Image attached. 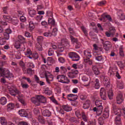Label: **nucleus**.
<instances>
[{
	"instance_id": "nucleus-14",
	"label": "nucleus",
	"mask_w": 125,
	"mask_h": 125,
	"mask_svg": "<svg viewBox=\"0 0 125 125\" xmlns=\"http://www.w3.org/2000/svg\"><path fill=\"white\" fill-rule=\"evenodd\" d=\"M42 115L44 117H50L51 116V112L49 110L46 109L42 111Z\"/></svg>"
},
{
	"instance_id": "nucleus-17",
	"label": "nucleus",
	"mask_w": 125,
	"mask_h": 125,
	"mask_svg": "<svg viewBox=\"0 0 125 125\" xmlns=\"http://www.w3.org/2000/svg\"><path fill=\"white\" fill-rule=\"evenodd\" d=\"M92 70L96 76H98L100 74V72L99 71V70L98 69V68L96 67L95 65H93L92 66Z\"/></svg>"
},
{
	"instance_id": "nucleus-28",
	"label": "nucleus",
	"mask_w": 125,
	"mask_h": 125,
	"mask_svg": "<svg viewBox=\"0 0 125 125\" xmlns=\"http://www.w3.org/2000/svg\"><path fill=\"white\" fill-rule=\"evenodd\" d=\"M70 38L71 41V42L72 43H77L79 42V40H78V39L75 38L73 36L70 35Z\"/></svg>"
},
{
	"instance_id": "nucleus-21",
	"label": "nucleus",
	"mask_w": 125,
	"mask_h": 125,
	"mask_svg": "<svg viewBox=\"0 0 125 125\" xmlns=\"http://www.w3.org/2000/svg\"><path fill=\"white\" fill-rule=\"evenodd\" d=\"M15 105L14 104L11 103L7 104V107L8 111H11V110H13L14 109Z\"/></svg>"
},
{
	"instance_id": "nucleus-33",
	"label": "nucleus",
	"mask_w": 125,
	"mask_h": 125,
	"mask_svg": "<svg viewBox=\"0 0 125 125\" xmlns=\"http://www.w3.org/2000/svg\"><path fill=\"white\" fill-rule=\"evenodd\" d=\"M0 103L1 105H5L6 104V98L5 97H2L0 99Z\"/></svg>"
},
{
	"instance_id": "nucleus-35",
	"label": "nucleus",
	"mask_w": 125,
	"mask_h": 125,
	"mask_svg": "<svg viewBox=\"0 0 125 125\" xmlns=\"http://www.w3.org/2000/svg\"><path fill=\"white\" fill-rule=\"evenodd\" d=\"M109 33H110L111 36H114L116 33V29L115 27H110L109 30Z\"/></svg>"
},
{
	"instance_id": "nucleus-49",
	"label": "nucleus",
	"mask_w": 125,
	"mask_h": 125,
	"mask_svg": "<svg viewBox=\"0 0 125 125\" xmlns=\"http://www.w3.org/2000/svg\"><path fill=\"white\" fill-rule=\"evenodd\" d=\"M106 4V1H101L98 3V5L99 6H102L103 5H105Z\"/></svg>"
},
{
	"instance_id": "nucleus-61",
	"label": "nucleus",
	"mask_w": 125,
	"mask_h": 125,
	"mask_svg": "<svg viewBox=\"0 0 125 125\" xmlns=\"http://www.w3.org/2000/svg\"><path fill=\"white\" fill-rule=\"evenodd\" d=\"M3 35H4V39H5V40H9V34L4 32Z\"/></svg>"
},
{
	"instance_id": "nucleus-15",
	"label": "nucleus",
	"mask_w": 125,
	"mask_h": 125,
	"mask_svg": "<svg viewBox=\"0 0 125 125\" xmlns=\"http://www.w3.org/2000/svg\"><path fill=\"white\" fill-rule=\"evenodd\" d=\"M115 124L117 125H120L121 124V114H118L115 119Z\"/></svg>"
},
{
	"instance_id": "nucleus-43",
	"label": "nucleus",
	"mask_w": 125,
	"mask_h": 125,
	"mask_svg": "<svg viewBox=\"0 0 125 125\" xmlns=\"http://www.w3.org/2000/svg\"><path fill=\"white\" fill-rule=\"evenodd\" d=\"M103 117L104 119H107L109 117V111H104Z\"/></svg>"
},
{
	"instance_id": "nucleus-38",
	"label": "nucleus",
	"mask_w": 125,
	"mask_h": 125,
	"mask_svg": "<svg viewBox=\"0 0 125 125\" xmlns=\"http://www.w3.org/2000/svg\"><path fill=\"white\" fill-rule=\"evenodd\" d=\"M48 24H51V25H55V21L52 18H49L48 20Z\"/></svg>"
},
{
	"instance_id": "nucleus-54",
	"label": "nucleus",
	"mask_w": 125,
	"mask_h": 125,
	"mask_svg": "<svg viewBox=\"0 0 125 125\" xmlns=\"http://www.w3.org/2000/svg\"><path fill=\"white\" fill-rule=\"evenodd\" d=\"M50 98L53 103L57 104H58V103H57V101L54 98V97L52 96L50 97Z\"/></svg>"
},
{
	"instance_id": "nucleus-22",
	"label": "nucleus",
	"mask_w": 125,
	"mask_h": 125,
	"mask_svg": "<svg viewBox=\"0 0 125 125\" xmlns=\"http://www.w3.org/2000/svg\"><path fill=\"white\" fill-rule=\"evenodd\" d=\"M84 55H85L87 59L86 60H89L90 57H91V53L89 51L84 50L83 52Z\"/></svg>"
},
{
	"instance_id": "nucleus-62",
	"label": "nucleus",
	"mask_w": 125,
	"mask_h": 125,
	"mask_svg": "<svg viewBox=\"0 0 125 125\" xmlns=\"http://www.w3.org/2000/svg\"><path fill=\"white\" fill-rule=\"evenodd\" d=\"M20 19L21 22H25L26 21V18L23 16H21Z\"/></svg>"
},
{
	"instance_id": "nucleus-27",
	"label": "nucleus",
	"mask_w": 125,
	"mask_h": 125,
	"mask_svg": "<svg viewBox=\"0 0 125 125\" xmlns=\"http://www.w3.org/2000/svg\"><path fill=\"white\" fill-rule=\"evenodd\" d=\"M107 95L109 99H113V97H114V93H113V90H109L107 92Z\"/></svg>"
},
{
	"instance_id": "nucleus-32",
	"label": "nucleus",
	"mask_w": 125,
	"mask_h": 125,
	"mask_svg": "<svg viewBox=\"0 0 125 125\" xmlns=\"http://www.w3.org/2000/svg\"><path fill=\"white\" fill-rule=\"evenodd\" d=\"M39 117L38 118V121L39 123H41V124H42V125H44V119H43V117L42 116H41V115H38Z\"/></svg>"
},
{
	"instance_id": "nucleus-1",
	"label": "nucleus",
	"mask_w": 125,
	"mask_h": 125,
	"mask_svg": "<svg viewBox=\"0 0 125 125\" xmlns=\"http://www.w3.org/2000/svg\"><path fill=\"white\" fill-rule=\"evenodd\" d=\"M0 77L4 78L0 79L1 82L3 83H5L6 81L4 78H5L7 80H10L11 78H13V74L10 73L8 70L0 68Z\"/></svg>"
},
{
	"instance_id": "nucleus-16",
	"label": "nucleus",
	"mask_w": 125,
	"mask_h": 125,
	"mask_svg": "<svg viewBox=\"0 0 125 125\" xmlns=\"http://www.w3.org/2000/svg\"><path fill=\"white\" fill-rule=\"evenodd\" d=\"M32 54H33V53L32 52V50H31L29 48H28L26 50V51L25 52H24L25 55L27 56V57H28L30 59H33V57H32L31 56V55H32Z\"/></svg>"
},
{
	"instance_id": "nucleus-23",
	"label": "nucleus",
	"mask_w": 125,
	"mask_h": 125,
	"mask_svg": "<svg viewBox=\"0 0 125 125\" xmlns=\"http://www.w3.org/2000/svg\"><path fill=\"white\" fill-rule=\"evenodd\" d=\"M62 109H63L64 111H66V112H70V111H72V107L68 105H62Z\"/></svg>"
},
{
	"instance_id": "nucleus-9",
	"label": "nucleus",
	"mask_w": 125,
	"mask_h": 125,
	"mask_svg": "<svg viewBox=\"0 0 125 125\" xmlns=\"http://www.w3.org/2000/svg\"><path fill=\"white\" fill-rule=\"evenodd\" d=\"M67 99L69 101H76L78 99V95H74L73 94H70L67 95Z\"/></svg>"
},
{
	"instance_id": "nucleus-63",
	"label": "nucleus",
	"mask_w": 125,
	"mask_h": 125,
	"mask_svg": "<svg viewBox=\"0 0 125 125\" xmlns=\"http://www.w3.org/2000/svg\"><path fill=\"white\" fill-rule=\"evenodd\" d=\"M10 94H11L12 96H16V94H15V90L13 89L10 91Z\"/></svg>"
},
{
	"instance_id": "nucleus-30",
	"label": "nucleus",
	"mask_w": 125,
	"mask_h": 125,
	"mask_svg": "<svg viewBox=\"0 0 125 125\" xmlns=\"http://www.w3.org/2000/svg\"><path fill=\"white\" fill-rule=\"evenodd\" d=\"M20 66L22 68V71L26 73V67H25V63L22 61L20 62Z\"/></svg>"
},
{
	"instance_id": "nucleus-7",
	"label": "nucleus",
	"mask_w": 125,
	"mask_h": 125,
	"mask_svg": "<svg viewBox=\"0 0 125 125\" xmlns=\"http://www.w3.org/2000/svg\"><path fill=\"white\" fill-rule=\"evenodd\" d=\"M59 53H57L58 56H61L62 55L61 52H63L65 50V46L62 43H59L58 44Z\"/></svg>"
},
{
	"instance_id": "nucleus-8",
	"label": "nucleus",
	"mask_w": 125,
	"mask_h": 125,
	"mask_svg": "<svg viewBox=\"0 0 125 125\" xmlns=\"http://www.w3.org/2000/svg\"><path fill=\"white\" fill-rule=\"evenodd\" d=\"M100 96L103 100H106L107 98V95L106 94V90L104 88H101L100 90Z\"/></svg>"
},
{
	"instance_id": "nucleus-64",
	"label": "nucleus",
	"mask_w": 125,
	"mask_h": 125,
	"mask_svg": "<svg viewBox=\"0 0 125 125\" xmlns=\"http://www.w3.org/2000/svg\"><path fill=\"white\" fill-rule=\"evenodd\" d=\"M18 125H28V123L25 122H20L19 123Z\"/></svg>"
},
{
	"instance_id": "nucleus-46",
	"label": "nucleus",
	"mask_w": 125,
	"mask_h": 125,
	"mask_svg": "<svg viewBox=\"0 0 125 125\" xmlns=\"http://www.w3.org/2000/svg\"><path fill=\"white\" fill-rule=\"evenodd\" d=\"M31 57L32 58H34V60L38 59V58H39V54H38V53H33L32 54Z\"/></svg>"
},
{
	"instance_id": "nucleus-45",
	"label": "nucleus",
	"mask_w": 125,
	"mask_h": 125,
	"mask_svg": "<svg viewBox=\"0 0 125 125\" xmlns=\"http://www.w3.org/2000/svg\"><path fill=\"white\" fill-rule=\"evenodd\" d=\"M95 104L96 107H99L100 106H102V103L99 100H96L95 102Z\"/></svg>"
},
{
	"instance_id": "nucleus-2",
	"label": "nucleus",
	"mask_w": 125,
	"mask_h": 125,
	"mask_svg": "<svg viewBox=\"0 0 125 125\" xmlns=\"http://www.w3.org/2000/svg\"><path fill=\"white\" fill-rule=\"evenodd\" d=\"M31 102L34 103L36 106H40L41 103H46V98L43 96L38 95L36 98H31Z\"/></svg>"
},
{
	"instance_id": "nucleus-29",
	"label": "nucleus",
	"mask_w": 125,
	"mask_h": 125,
	"mask_svg": "<svg viewBox=\"0 0 125 125\" xmlns=\"http://www.w3.org/2000/svg\"><path fill=\"white\" fill-rule=\"evenodd\" d=\"M0 122L2 125H7V121H6V120L5 119V118L4 117H0Z\"/></svg>"
},
{
	"instance_id": "nucleus-56",
	"label": "nucleus",
	"mask_w": 125,
	"mask_h": 125,
	"mask_svg": "<svg viewBox=\"0 0 125 125\" xmlns=\"http://www.w3.org/2000/svg\"><path fill=\"white\" fill-rule=\"evenodd\" d=\"M48 54L49 56H52L54 54V51L52 49H49L48 51Z\"/></svg>"
},
{
	"instance_id": "nucleus-59",
	"label": "nucleus",
	"mask_w": 125,
	"mask_h": 125,
	"mask_svg": "<svg viewBox=\"0 0 125 125\" xmlns=\"http://www.w3.org/2000/svg\"><path fill=\"white\" fill-rule=\"evenodd\" d=\"M61 72H62L63 73H66L67 72V68L64 66H61Z\"/></svg>"
},
{
	"instance_id": "nucleus-34",
	"label": "nucleus",
	"mask_w": 125,
	"mask_h": 125,
	"mask_svg": "<svg viewBox=\"0 0 125 125\" xmlns=\"http://www.w3.org/2000/svg\"><path fill=\"white\" fill-rule=\"evenodd\" d=\"M95 88H96V89H98V88L100 87V85L99 84V80H98V79H96L95 80Z\"/></svg>"
},
{
	"instance_id": "nucleus-60",
	"label": "nucleus",
	"mask_w": 125,
	"mask_h": 125,
	"mask_svg": "<svg viewBox=\"0 0 125 125\" xmlns=\"http://www.w3.org/2000/svg\"><path fill=\"white\" fill-rule=\"evenodd\" d=\"M59 61L60 63H64L65 62V59L61 57L59 58Z\"/></svg>"
},
{
	"instance_id": "nucleus-19",
	"label": "nucleus",
	"mask_w": 125,
	"mask_h": 125,
	"mask_svg": "<svg viewBox=\"0 0 125 125\" xmlns=\"http://www.w3.org/2000/svg\"><path fill=\"white\" fill-rule=\"evenodd\" d=\"M118 17L120 20H125V14L123 13L122 11H119L117 13Z\"/></svg>"
},
{
	"instance_id": "nucleus-11",
	"label": "nucleus",
	"mask_w": 125,
	"mask_h": 125,
	"mask_svg": "<svg viewBox=\"0 0 125 125\" xmlns=\"http://www.w3.org/2000/svg\"><path fill=\"white\" fill-rule=\"evenodd\" d=\"M112 109L113 111V113L115 115H121L120 113H121V109H120L116 104H112Z\"/></svg>"
},
{
	"instance_id": "nucleus-4",
	"label": "nucleus",
	"mask_w": 125,
	"mask_h": 125,
	"mask_svg": "<svg viewBox=\"0 0 125 125\" xmlns=\"http://www.w3.org/2000/svg\"><path fill=\"white\" fill-rule=\"evenodd\" d=\"M68 55L69 57L72 59V61H79V60H80V59L81 58L78 53L74 52H70L68 54Z\"/></svg>"
},
{
	"instance_id": "nucleus-58",
	"label": "nucleus",
	"mask_w": 125,
	"mask_h": 125,
	"mask_svg": "<svg viewBox=\"0 0 125 125\" xmlns=\"http://www.w3.org/2000/svg\"><path fill=\"white\" fill-rule=\"evenodd\" d=\"M34 113L35 115H39L40 116V110L38 108H34Z\"/></svg>"
},
{
	"instance_id": "nucleus-25",
	"label": "nucleus",
	"mask_w": 125,
	"mask_h": 125,
	"mask_svg": "<svg viewBox=\"0 0 125 125\" xmlns=\"http://www.w3.org/2000/svg\"><path fill=\"white\" fill-rule=\"evenodd\" d=\"M28 13L30 17H34L35 15H37V12L35 10H29Z\"/></svg>"
},
{
	"instance_id": "nucleus-39",
	"label": "nucleus",
	"mask_w": 125,
	"mask_h": 125,
	"mask_svg": "<svg viewBox=\"0 0 125 125\" xmlns=\"http://www.w3.org/2000/svg\"><path fill=\"white\" fill-rule=\"evenodd\" d=\"M104 120H105V119H104L102 117L99 118L98 119L99 124L101 125H103L104 124Z\"/></svg>"
},
{
	"instance_id": "nucleus-6",
	"label": "nucleus",
	"mask_w": 125,
	"mask_h": 125,
	"mask_svg": "<svg viewBox=\"0 0 125 125\" xmlns=\"http://www.w3.org/2000/svg\"><path fill=\"white\" fill-rule=\"evenodd\" d=\"M102 79L103 80V83L106 88L110 87V78L108 77L102 76Z\"/></svg>"
},
{
	"instance_id": "nucleus-18",
	"label": "nucleus",
	"mask_w": 125,
	"mask_h": 125,
	"mask_svg": "<svg viewBox=\"0 0 125 125\" xmlns=\"http://www.w3.org/2000/svg\"><path fill=\"white\" fill-rule=\"evenodd\" d=\"M90 107V101L87 100L85 103L83 104V109H88Z\"/></svg>"
},
{
	"instance_id": "nucleus-44",
	"label": "nucleus",
	"mask_w": 125,
	"mask_h": 125,
	"mask_svg": "<svg viewBox=\"0 0 125 125\" xmlns=\"http://www.w3.org/2000/svg\"><path fill=\"white\" fill-rule=\"evenodd\" d=\"M57 31H58V29H57V28H54L53 29V31H52V33H51L52 36H54V37H55V36L57 35Z\"/></svg>"
},
{
	"instance_id": "nucleus-13",
	"label": "nucleus",
	"mask_w": 125,
	"mask_h": 125,
	"mask_svg": "<svg viewBox=\"0 0 125 125\" xmlns=\"http://www.w3.org/2000/svg\"><path fill=\"white\" fill-rule=\"evenodd\" d=\"M19 114L21 117H24L25 118H26V117H28V113L24 109L19 110Z\"/></svg>"
},
{
	"instance_id": "nucleus-10",
	"label": "nucleus",
	"mask_w": 125,
	"mask_h": 125,
	"mask_svg": "<svg viewBox=\"0 0 125 125\" xmlns=\"http://www.w3.org/2000/svg\"><path fill=\"white\" fill-rule=\"evenodd\" d=\"M124 101V97L123 94H119L116 97V102L117 104H121Z\"/></svg>"
},
{
	"instance_id": "nucleus-12",
	"label": "nucleus",
	"mask_w": 125,
	"mask_h": 125,
	"mask_svg": "<svg viewBox=\"0 0 125 125\" xmlns=\"http://www.w3.org/2000/svg\"><path fill=\"white\" fill-rule=\"evenodd\" d=\"M112 46V45H111V42H105L104 43L103 45V47L105 50L106 51H108L110 49V47Z\"/></svg>"
},
{
	"instance_id": "nucleus-57",
	"label": "nucleus",
	"mask_w": 125,
	"mask_h": 125,
	"mask_svg": "<svg viewBox=\"0 0 125 125\" xmlns=\"http://www.w3.org/2000/svg\"><path fill=\"white\" fill-rule=\"evenodd\" d=\"M43 41V37L42 36H38L37 38V41L39 42H42Z\"/></svg>"
},
{
	"instance_id": "nucleus-52",
	"label": "nucleus",
	"mask_w": 125,
	"mask_h": 125,
	"mask_svg": "<svg viewBox=\"0 0 125 125\" xmlns=\"http://www.w3.org/2000/svg\"><path fill=\"white\" fill-rule=\"evenodd\" d=\"M68 76L69 78H70V79H74V78H76V76L72 73V72H69Z\"/></svg>"
},
{
	"instance_id": "nucleus-55",
	"label": "nucleus",
	"mask_w": 125,
	"mask_h": 125,
	"mask_svg": "<svg viewBox=\"0 0 125 125\" xmlns=\"http://www.w3.org/2000/svg\"><path fill=\"white\" fill-rule=\"evenodd\" d=\"M68 31L70 32V35H75V32H74V29L72 27H69L68 28Z\"/></svg>"
},
{
	"instance_id": "nucleus-3",
	"label": "nucleus",
	"mask_w": 125,
	"mask_h": 125,
	"mask_svg": "<svg viewBox=\"0 0 125 125\" xmlns=\"http://www.w3.org/2000/svg\"><path fill=\"white\" fill-rule=\"evenodd\" d=\"M57 79V80H59V82L60 83H70V80L64 75H58Z\"/></svg>"
},
{
	"instance_id": "nucleus-47",
	"label": "nucleus",
	"mask_w": 125,
	"mask_h": 125,
	"mask_svg": "<svg viewBox=\"0 0 125 125\" xmlns=\"http://www.w3.org/2000/svg\"><path fill=\"white\" fill-rule=\"evenodd\" d=\"M81 29L82 31L83 32L85 36H86V37L87 36V35H88V34L87 33V32H86V29L84 28V26H82Z\"/></svg>"
},
{
	"instance_id": "nucleus-37",
	"label": "nucleus",
	"mask_w": 125,
	"mask_h": 125,
	"mask_svg": "<svg viewBox=\"0 0 125 125\" xmlns=\"http://www.w3.org/2000/svg\"><path fill=\"white\" fill-rule=\"evenodd\" d=\"M18 39H19V40H18V41H20V42L21 43H23V42H24L25 41V38L24 37H23V36H22V35H19Z\"/></svg>"
},
{
	"instance_id": "nucleus-40",
	"label": "nucleus",
	"mask_w": 125,
	"mask_h": 125,
	"mask_svg": "<svg viewBox=\"0 0 125 125\" xmlns=\"http://www.w3.org/2000/svg\"><path fill=\"white\" fill-rule=\"evenodd\" d=\"M95 59L96 60H97V61H102L103 58H102V55H99V54H98L96 55Z\"/></svg>"
},
{
	"instance_id": "nucleus-26",
	"label": "nucleus",
	"mask_w": 125,
	"mask_h": 125,
	"mask_svg": "<svg viewBox=\"0 0 125 125\" xmlns=\"http://www.w3.org/2000/svg\"><path fill=\"white\" fill-rule=\"evenodd\" d=\"M119 54L120 56L124 57L125 54L124 53V46L121 45L119 48Z\"/></svg>"
},
{
	"instance_id": "nucleus-24",
	"label": "nucleus",
	"mask_w": 125,
	"mask_h": 125,
	"mask_svg": "<svg viewBox=\"0 0 125 125\" xmlns=\"http://www.w3.org/2000/svg\"><path fill=\"white\" fill-rule=\"evenodd\" d=\"M97 115L100 116L101 114H102V112H103V106L102 105H101L100 106H97Z\"/></svg>"
},
{
	"instance_id": "nucleus-31",
	"label": "nucleus",
	"mask_w": 125,
	"mask_h": 125,
	"mask_svg": "<svg viewBox=\"0 0 125 125\" xmlns=\"http://www.w3.org/2000/svg\"><path fill=\"white\" fill-rule=\"evenodd\" d=\"M21 42L20 41H17L15 42V47L17 48V49H19V48H20V46H21Z\"/></svg>"
},
{
	"instance_id": "nucleus-36",
	"label": "nucleus",
	"mask_w": 125,
	"mask_h": 125,
	"mask_svg": "<svg viewBox=\"0 0 125 125\" xmlns=\"http://www.w3.org/2000/svg\"><path fill=\"white\" fill-rule=\"evenodd\" d=\"M35 29V25L34 22L30 21L29 22V30L30 31H33Z\"/></svg>"
},
{
	"instance_id": "nucleus-53",
	"label": "nucleus",
	"mask_w": 125,
	"mask_h": 125,
	"mask_svg": "<svg viewBox=\"0 0 125 125\" xmlns=\"http://www.w3.org/2000/svg\"><path fill=\"white\" fill-rule=\"evenodd\" d=\"M42 17H43L42 16L39 15L35 17V19L37 21H41V20H42Z\"/></svg>"
},
{
	"instance_id": "nucleus-50",
	"label": "nucleus",
	"mask_w": 125,
	"mask_h": 125,
	"mask_svg": "<svg viewBox=\"0 0 125 125\" xmlns=\"http://www.w3.org/2000/svg\"><path fill=\"white\" fill-rule=\"evenodd\" d=\"M43 36H44V37H51V36H52L51 35V32H45L43 33Z\"/></svg>"
},
{
	"instance_id": "nucleus-48",
	"label": "nucleus",
	"mask_w": 125,
	"mask_h": 125,
	"mask_svg": "<svg viewBox=\"0 0 125 125\" xmlns=\"http://www.w3.org/2000/svg\"><path fill=\"white\" fill-rule=\"evenodd\" d=\"M82 118L84 122L87 121V119H86V115H85V113H84V112H82Z\"/></svg>"
},
{
	"instance_id": "nucleus-41",
	"label": "nucleus",
	"mask_w": 125,
	"mask_h": 125,
	"mask_svg": "<svg viewBox=\"0 0 125 125\" xmlns=\"http://www.w3.org/2000/svg\"><path fill=\"white\" fill-rule=\"evenodd\" d=\"M3 18L5 20H8V21H11L12 20V17L9 16L3 15Z\"/></svg>"
},
{
	"instance_id": "nucleus-51",
	"label": "nucleus",
	"mask_w": 125,
	"mask_h": 125,
	"mask_svg": "<svg viewBox=\"0 0 125 125\" xmlns=\"http://www.w3.org/2000/svg\"><path fill=\"white\" fill-rule=\"evenodd\" d=\"M27 74L30 75V76H32L33 75V70L31 68H28L27 69Z\"/></svg>"
},
{
	"instance_id": "nucleus-5",
	"label": "nucleus",
	"mask_w": 125,
	"mask_h": 125,
	"mask_svg": "<svg viewBox=\"0 0 125 125\" xmlns=\"http://www.w3.org/2000/svg\"><path fill=\"white\" fill-rule=\"evenodd\" d=\"M44 76L47 83L50 84L51 83L50 82H52L53 81V76H52V75H51V74L48 72H45L44 73Z\"/></svg>"
},
{
	"instance_id": "nucleus-42",
	"label": "nucleus",
	"mask_w": 125,
	"mask_h": 125,
	"mask_svg": "<svg viewBox=\"0 0 125 125\" xmlns=\"http://www.w3.org/2000/svg\"><path fill=\"white\" fill-rule=\"evenodd\" d=\"M102 17H103V18L104 19L107 18L109 20V21H112V18L109 15L105 16V15L103 14L102 15Z\"/></svg>"
},
{
	"instance_id": "nucleus-20",
	"label": "nucleus",
	"mask_w": 125,
	"mask_h": 125,
	"mask_svg": "<svg viewBox=\"0 0 125 125\" xmlns=\"http://www.w3.org/2000/svg\"><path fill=\"white\" fill-rule=\"evenodd\" d=\"M11 22L13 25H15L16 26H17L18 25V23H19V20L17 19V18H13L12 19V21H11Z\"/></svg>"
}]
</instances>
